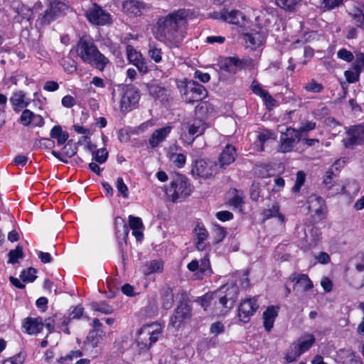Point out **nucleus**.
<instances>
[{"label":"nucleus","instance_id":"5701e85b","mask_svg":"<svg viewBox=\"0 0 364 364\" xmlns=\"http://www.w3.org/2000/svg\"><path fill=\"white\" fill-rule=\"evenodd\" d=\"M105 333L102 330H91L85 341L84 346L86 350L96 348L102 341Z\"/></svg>","mask_w":364,"mask_h":364},{"label":"nucleus","instance_id":"cd10ccee","mask_svg":"<svg viewBox=\"0 0 364 364\" xmlns=\"http://www.w3.org/2000/svg\"><path fill=\"white\" fill-rule=\"evenodd\" d=\"M77 146L75 144L72 143V141H69L65 146L63 147L60 152L56 151H52L51 154L60 161L67 163L68 160L65 159L71 158L75 156L77 153Z\"/></svg>","mask_w":364,"mask_h":364},{"label":"nucleus","instance_id":"39448f33","mask_svg":"<svg viewBox=\"0 0 364 364\" xmlns=\"http://www.w3.org/2000/svg\"><path fill=\"white\" fill-rule=\"evenodd\" d=\"M191 192L190 185L187 183L186 178L183 176L175 178L166 191V193L173 203L183 200L191 194Z\"/></svg>","mask_w":364,"mask_h":364},{"label":"nucleus","instance_id":"7ed1b4c3","mask_svg":"<svg viewBox=\"0 0 364 364\" xmlns=\"http://www.w3.org/2000/svg\"><path fill=\"white\" fill-rule=\"evenodd\" d=\"M162 326L158 323L144 325L138 332L137 343L141 349H149L162 333Z\"/></svg>","mask_w":364,"mask_h":364},{"label":"nucleus","instance_id":"c9c22d12","mask_svg":"<svg viewBox=\"0 0 364 364\" xmlns=\"http://www.w3.org/2000/svg\"><path fill=\"white\" fill-rule=\"evenodd\" d=\"M349 14L358 27L364 28V5L354 6Z\"/></svg>","mask_w":364,"mask_h":364},{"label":"nucleus","instance_id":"f3484780","mask_svg":"<svg viewBox=\"0 0 364 364\" xmlns=\"http://www.w3.org/2000/svg\"><path fill=\"white\" fill-rule=\"evenodd\" d=\"M122 9L127 15L139 16L149 11L150 6L139 0H127L123 2Z\"/></svg>","mask_w":364,"mask_h":364},{"label":"nucleus","instance_id":"e433bc0d","mask_svg":"<svg viewBox=\"0 0 364 364\" xmlns=\"http://www.w3.org/2000/svg\"><path fill=\"white\" fill-rule=\"evenodd\" d=\"M244 196L241 191L235 190L234 196L229 200V205L233 210H237L240 212L242 211L244 205Z\"/></svg>","mask_w":364,"mask_h":364},{"label":"nucleus","instance_id":"13d9d810","mask_svg":"<svg viewBox=\"0 0 364 364\" xmlns=\"http://www.w3.org/2000/svg\"><path fill=\"white\" fill-rule=\"evenodd\" d=\"M343 2V0H321L323 8L327 11L338 7Z\"/></svg>","mask_w":364,"mask_h":364},{"label":"nucleus","instance_id":"f257e3e1","mask_svg":"<svg viewBox=\"0 0 364 364\" xmlns=\"http://www.w3.org/2000/svg\"><path fill=\"white\" fill-rule=\"evenodd\" d=\"M191 14L189 10L181 9L159 17L153 27L155 38L170 48L179 47L186 35Z\"/></svg>","mask_w":364,"mask_h":364},{"label":"nucleus","instance_id":"4d7b16f0","mask_svg":"<svg viewBox=\"0 0 364 364\" xmlns=\"http://www.w3.org/2000/svg\"><path fill=\"white\" fill-rule=\"evenodd\" d=\"M227 232L225 229L220 225H215L214 228V241L215 243H219L225 237Z\"/></svg>","mask_w":364,"mask_h":364},{"label":"nucleus","instance_id":"bf43d9fd","mask_svg":"<svg viewBox=\"0 0 364 364\" xmlns=\"http://www.w3.org/2000/svg\"><path fill=\"white\" fill-rule=\"evenodd\" d=\"M337 57L348 63L351 62L354 58L353 53L346 48L340 49L337 53Z\"/></svg>","mask_w":364,"mask_h":364},{"label":"nucleus","instance_id":"8fccbe9b","mask_svg":"<svg viewBox=\"0 0 364 364\" xmlns=\"http://www.w3.org/2000/svg\"><path fill=\"white\" fill-rule=\"evenodd\" d=\"M36 269L29 267L22 271L20 277L24 282H33L36 279Z\"/></svg>","mask_w":364,"mask_h":364},{"label":"nucleus","instance_id":"e2e57ef3","mask_svg":"<svg viewBox=\"0 0 364 364\" xmlns=\"http://www.w3.org/2000/svg\"><path fill=\"white\" fill-rule=\"evenodd\" d=\"M117 188L124 198L128 197V188L121 177L117 179Z\"/></svg>","mask_w":364,"mask_h":364},{"label":"nucleus","instance_id":"7c9ffc66","mask_svg":"<svg viewBox=\"0 0 364 364\" xmlns=\"http://www.w3.org/2000/svg\"><path fill=\"white\" fill-rule=\"evenodd\" d=\"M164 270V262L161 259H154L147 262L144 266V273L146 275L161 273Z\"/></svg>","mask_w":364,"mask_h":364},{"label":"nucleus","instance_id":"dca6fc26","mask_svg":"<svg viewBox=\"0 0 364 364\" xmlns=\"http://www.w3.org/2000/svg\"><path fill=\"white\" fill-rule=\"evenodd\" d=\"M193 232L196 249L198 251H205L208 247L207 240L209 237V233L205 225L200 222H197Z\"/></svg>","mask_w":364,"mask_h":364},{"label":"nucleus","instance_id":"a878e982","mask_svg":"<svg viewBox=\"0 0 364 364\" xmlns=\"http://www.w3.org/2000/svg\"><path fill=\"white\" fill-rule=\"evenodd\" d=\"M172 128L170 126H166L158 129H156L151 135L149 143L151 148H155L159 146L163 142L168 135L170 134Z\"/></svg>","mask_w":364,"mask_h":364},{"label":"nucleus","instance_id":"a19ab883","mask_svg":"<svg viewBox=\"0 0 364 364\" xmlns=\"http://www.w3.org/2000/svg\"><path fill=\"white\" fill-rule=\"evenodd\" d=\"M274 137V134L269 130H264L257 136V141L255 142L257 150L262 151L264 150L263 144L269 139Z\"/></svg>","mask_w":364,"mask_h":364},{"label":"nucleus","instance_id":"1a4fd4ad","mask_svg":"<svg viewBox=\"0 0 364 364\" xmlns=\"http://www.w3.org/2000/svg\"><path fill=\"white\" fill-rule=\"evenodd\" d=\"M300 140L301 134L299 131L291 127L287 128L286 132L282 133L280 136L279 151L282 153L291 151Z\"/></svg>","mask_w":364,"mask_h":364},{"label":"nucleus","instance_id":"ddd939ff","mask_svg":"<svg viewBox=\"0 0 364 364\" xmlns=\"http://www.w3.org/2000/svg\"><path fill=\"white\" fill-rule=\"evenodd\" d=\"M191 316L190 306L186 302H181L178 305L174 314L171 317L170 325L175 328H179L183 321L190 318Z\"/></svg>","mask_w":364,"mask_h":364},{"label":"nucleus","instance_id":"f8f14e48","mask_svg":"<svg viewBox=\"0 0 364 364\" xmlns=\"http://www.w3.org/2000/svg\"><path fill=\"white\" fill-rule=\"evenodd\" d=\"M68 6L63 2L58 0L51 1L49 9L46 10L42 18V23L44 24H49L56 18L65 14L66 11L68 10Z\"/></svg>","mask_w":364,"mask_h":364},{"label":"nucleus","instance_id":"a18cd8bd","mask_svg":"<svg viewBox=\"0 0 364 364\" xmlns=\"http://www.w3.org/2000/svg\"><path fill=\"white\" fill-rule=\"evenodd\" d=\"M174 302L173 294L171 289L164 291L162 297V305L165 309H170Z\"/></svg>","mask_w":364,"mask_h":364},{"label":"nucleus","instance_id":"a211bd4d","mask_svg":"<svg viewBox=\"0 0 364 364\" xmlns=\"http://www.w3.org/2000/svg\"><path fill=\"white\" fill-rule=\"evenodd\" d=\"M127 55L129 63L136 66L140 73H146L148 72L146 60L132 46L128 45L127 46Z\"/></svg>","mask_w":364,"mask_h":364},{"label":"nucleus","instance_id":"0e129e2a","mask_svg":"<svg viewBox=\"0 0 364 364\" xmlns=\"http://www.w3.org/2000/svg\"><path fill=\"white\" fill-rule=\"evenodd\" d=\"M344 75L348 82L353 83L359 80L360 73L353 70H349L345 71Z\"/></svg>","mask_w":364,"mask_h":364},{"label":"nucleus","instance_id":"864d4df0","mask_svg":"<svg viewBox=\"0 0 364 364\" xmlns=\"http://www.w3.org/2000/svg\"><path fill=\"white\" fill-rule=\"evenodd\" d=\"M93 160L99 164H104L108 157V152L105 149H99L92 153Z\"/></svg>","mask_w":364,"mask_h":364},{"label":"nucleus","instance_id":"c756f323","mask_svg":"<svg viewBox=\"0 0 364 364\" xmlns=\"http://www.w3.org/2000/svg\"><path fill=\"white\" fill-rule=\"evenodd\" d=\"M50 136L52 139H56L57 144L61 146L68 139L69 134L68 132L63 131L60 125H55L51 129Z\"/></svg>","mask_w":364,"mask_h":364},{"label":"nucleus","instance_id":"72a5a7b5","mask_svg":"<svg viewBox=\"0 0 364 364\" xmlns=\"http://www.w3.org/2000/svg\"><path fill=\"white\" fill-rule=\"evenodd\" d=\"M205 129L206 125L204 122L198 119H193L188 124V134L191 135L199 136L204 132Z\"/></svg>","mask_w":364,"mask_h":364},{"label":"nucleus","instance_id":"c03bdc74","mask_svg":"<svg viewBox=\"0 0 364 364\" xmlns=\"http://www.w3.org/2000/svg\"><path fill=\"white\" fill-rule=\"evenodd\" d=\"M301 352L295 345V343L292 344L289 349L288 350L286 355L285 360L287 363H291L295 361L301 355Z\"/></svg>","mask_w":364,"mask_h":364},{"label":"nucleus","instance_id":"0eeeda50","mask_svg":"<svg viewBox=\"0 0 364 364\" xmlns=\"http://www.w3.org/2000/svg\"><path fill=\"white\" fill-rule=\"evenodd\" d=\"M219 171L218 164L211 160H196L192 165L191 172L193 176L208 178L215 176Z\"/></svg>","mask_w":364,"mask_h":364},{"label":"nucleus","instance_id":"58836bf2","mask_svg":"<svg viewBox=\"0 0 364 364\" xmlns=\"http://www.w3.org/2000/svg\"><path fill=\"white\" fill-rule=\"evenodd\" d=\"M279 208L278 204L274 203L270 208L265 209L263 212V218L265 220L269 219L272 217H277L281 223L284 222V216L279 212Z\"/></svg>","mask_w":364,"mask_h":364},{"label":"nucleus","instance_id":"603ef678","mask_svg":"<svg viewBox=\"0 0 364 364\" xmlns=\"http://www.w3.org/2000/svg\"><path fill=\"white\" fill-rule=\"evenodd\" d=\"M23 256V249L17 246L15 250H12L9 252V263L15 264L19 258Z\"/></svg>","mask_w":364,"mask_h":364},{"label":"nucleus","instance_id":"bb28decb","mask_svg":"<svg viewBox=\"0 0 364 364\" xmlns=\"http://www.w3.org/2000/svg\"><path fill=\"white\" fill-rule=\"evenodd\" d=\"M218 65L221 70L230 73H236L242 68L240 60L234 57L224 58Z\"/></svg>","mask_w":364,"mask_h":364},{"label":"nucleus","instance_id":"20e7f679","mask_svg":"<svg viewBox=\"0 0 364 364\" xmlns=\"http://www.w3.org/2000/svg\"><path fill=\"white\" fill-rule=\"evenodd\" d=\"M180 92L183 100L187 103L201 101L208 95V91L205 87L194 80L187 81L181 88Z\"/></svg>","mask_w":364,"mask_h":364},{"label":"nucleus","instance_id":"c85d7f7f","mask_svg":"<svg viewBox=\"0 0 364 364\" xmlns=\"http://www.w3.org/2000/svg\"><path fill=\"white\" fill-rule=\"evenodd\" d=\"M279 307L270 306L263 313L264 327L269 331L274 326L275 318L278 316Z\"/></svg>","mask_w":364,"mask_h":364},{"label":"nucleus","instance_id":"49530a36","mask_svg":"<svg viewBox=\"0 0 364 364\" xmlns=\"http://www.w3.org/2000/svg\"><path fill=\"white\" fill-rule=\"evenodd\" d=\"M33 146L36 149H53L55 146V141L48 138H41L34 142Z\"/></svg>","mask_w":364,"mask_h":364},{"label":"nucleus","instance_id":"4468645a","mask_svg":"<svg viewBox=\"0 0 364 364\" xmlns=\"http://www.w3.org/2000/svg\"><path fill=\"white\" fill-rule=\"evenodd\" d=\"M258 309L257 300L255 298L247 299L240 303L238 309V318L243 323H247L250 317Z\"/></svg>","mask_w":364,"mask_h":364},{"label":"nucleus","instance_id":"b1692460","mask_svg":"<svg viewBox=\"0 0 364 364\" xmlns=\"http://www.w3.org/2000/svg\"><path fill=\"white\" fill-rule=\"evenodd\" d=\"M244 40L246 46L252 50L263 46L265 41V36L259 31H252L244 35Z\"/></svg>","mask_w":364,"mask_h":364},{"label":"nucleus","instance_id":"09e8293b","mask_svg":"<svg viewBox=\"0 0 364 364\" xmlns=\"http://www.w3.org/2000/svg\"><path fill=\"white\" fill-rule=\"evenodd\" d=\"M92 307L95 311L105 314H109L113 311L112 307L105 301L93 303Z\"/></svg>","mask_w":364,"mask_h":364},{"label":"nucleus","instance_id":"412c9836","mask_svg":"<svg viewBox=\"0 0 364 364\" xmlns=\"http://www.w3.org/2000/svg\"><path fill=\"white\" fill-rule=\"evenodd\" d=\"M44 326L43 320L41 317H27L23 323V328L28 334L33 335L40 333Z\"/></svg>","mask_w":364,"mask_h":364},{"label":"nucleus","instance_id":"9d476101","mask_svg":"<svg viewBox=\"0 0 364 364\" xmlns=\"http://www.w3.org/2000/svg\"><path fill=\"white\" fill-rule=\"evenodd\" d=\"M87 20L94 25L104 26L111 23V15L97 4H93L86 11Z\"/></svg>","mask_w":364,"mask_h":364},{"label":"nucleus","instance_id":"338daca9","mask_svg":"<svg viewBox=\"0 0 364 364\" xmlns=\"http://www.w3.org/2000/svg\"><path fill=\"white\" fill-rule=\"evenodd\" d=\"M318 240L319 237L317 235L316 238H314L311 240V241H309L308 239H306L304 242L301 241L299 245L301 246V248H302L304 250H309L311 247L316 246L317 244V241Z\"/></svg>","mask_w":364,"mask_h":364},{"label":"nucleus","instance_id":"ea45409f","mask_svg":"<svg viewBox=\"0 0 364 364\" xmlns=\"http://www.w3.org/2000/svg\"><path fill=\"white\" fill-rule=\"evenodd\" d=\"M342 193L350 197L355 196L359 190L360 186L355 181H350L342 186Z\"/></svg>","mask_w":364,"mask_h":364},{"label":"nucleus","instance_id":"6e6552de","mask_svg":"<svg viewBox=\"0 0 364 364\" xmlns=\"http://www.w3.org/2000/svg\"><path fill=\"white\" fill-rule=\"evenodd\" d=\"M140 99V92L137 88L127 87L120 100V110L127 113L137 107Z\"/></svg>","mask_w":364,"mask_h":364},{"label":"nucleus","instance_id":"6ab92c4d","mask_svg":"<svg viewBox=\"0 0 364 364\" xmlns=\"http://www.w3.org/2000/svg\"><path fill=\"white\" fill-rule=\"evenodd\" d=\"M18 122L25 127H41L44 124V119L40 114H36L32 111L25 109L22 111Z\"/></svg>","mask_w":364,"mask_h":364},{"label":"nucleus","instance_id":"3c124183","mask_svg":"<svg viewBox=\"0 0 364 364\" xmlns=\"http://www.w3.org/2000/svg\"><path fill=\"white\" fill-rule=\"evenodd\" d=\"M169 159L178 168H182L185 165L186 161V157L183 154L171 153L169 154Z\"/></svg>","mask_w":364,"mask_h":364},{"label":"nucleus","instance_id":"393cba45","mask_svg":"<svg viewBox=\"0 0 364 364\" xmlns=\"http://www.w3.org/2000/svg\"><path fill=\"white\" fill-rule=\"evenodd\" d=\"M236 149L233 146L227 145L219 157V169L225 168L235 160Z\"/></svg>","mask_w":364,"mask_h":364},{"label":"nucleus","instance_id":"4c0bfd02","mask_svg":"<svg viewBox=\"0 0 364 364\" xmlns=\"http://www.w3.org/2000/svg\"><path fill=\"white\" fill-rule=\"evenodd\" d=\"M315 342L314 336L311 334H307L304 336L301 337L297 343L295 345L300 350L301 353L303 354L304 352L307 351Z\"/></svg>","mask_w":364,"mask_h":364},{"label":"nucleus","instance_id":"774afa93","mask_svg":"<svg viewBox=\"0 0 364 364\" xmlns=\"http://www.w3.org/2000/svg\"><path fill=\"white\" fill-rule=\"evenodd\" d=\"M251 89L255 95H259L261 97H262L267 92L264 90L256 80H254L252 82Z\"/></svg>","mask_w":364,"mask_h":364},{"label":"nucleus","instance_id":"5fc2aeb1","mask_svg":"<svg viewBox=\"0 0 364 364\" xmlns=\"http://www.w3.org/2000/svg\"><path fill=\"white\" fill-rule=\"evenodd\" d=\"M305 178L306 175L303 171H300L297 172L295 183L292 188V191L294 193H298L300 191L301 186L305 182Z\"/></svg>","mask_w":364,"mask_h":364},{"label":"nucleus","instance_id":"4be33fe9","mask_svg":"<svg viewBox=\"0 0 364 364\" xmlns=\"http://www.w3.org/2000/svg\"><path fill=\"white\" fill-rule=\"evenodd\" d=\"M290 279L295 282L294 289L297 291H306L313 287V283L306 274H293Z\"/></svg>","mask_w":364,"mask_h":364},{"label":"nucleus","instance_id":"37998d69","mask_svg":"<svg viewBox=\"0 0 364 364\" xmlns=\"http://www.w3.org/2000/svg\"><path fill=\"white\" fill-rule=\"evenodd\" d=\"M299 1L300 0H276L278 6L289 11H294Z\"/></svg>","mask_w":364,"mask_h":364},{"label":"nucleus","instance_id":"2f4dec72","mask_svg":"<svg viewBox=\"0 0 364 364\" xmlns=\"http://www.w3.org/2000/svg\"><path fill=\"white\" fill-rule=\"evenodd\" d=\"M309 209L316 214L321 213L323 211V205L324 204V200L316 195L312 194L308 199Z\"/></svg>","mask_w":364,"mask_h":364},{"label":"nucleus","instance_id":"052dcab7","mask_svg":"<svg viewBox=\"0 0 364 364\" xmlns=\"http://www.w3.org/2000/svg\"><path fill=\"white\" fill-rule=\"evenodd\" d=\"M115 224H116V234L119 235L120 230H119L118 225H121V228L122 229V232L124 237H127L129 235V227L128 225L124 223V220L118 217L115 219Z\"/></svg>","mask_w":364,"mask_h":364},{"label":"nucleus","instance_id":"79ce46f5","mask_svg":"<svg viewBox=\"0 0 364 364\" xmlns=\"http://www.w3.org/2000/svg\"><path fill=\"white\" fill-rule=\"evenodd\" d=\"M149 94L154 98H160L166 95V90L156 83L147 85Z\"/></svg>","mask_w":364,"mask_h":364},{"label":"nucleus","instance_id":"69168bd1","mask_svg":"<svg viewBox=\"0 0 364 364\" xmlns=\"http://www.w3.org/2000/svg\"><path fill=\"white\" fill-rule=\"evenodd\" d=\"M225 331V326L221 322H215L212 323L210 328V332L215 336L223 333Z\"/></svg>","mask_w":364,"mask_h":364},{"label":"nucleus","instance_id":"f704fd0d","mask_svg":"<svg viewBox=\"0 0 364 364\" xmlns=\"http://www.w3.org/2000/svg\"><path fill=\"white\" fill-rule=\"evenodd\" d=\"M162 50L154 42H150L148 46V57L156 63H159L162 60Z\"/></svg>","mask_w":364,"mask_h":364},{"label":"nucleus","instance_id":"f03ea898","mask_svg":"<svg viewBox=\"0 0 364 364\" xmlns=\"http://www.w3.org/2000/svg\"><path fill=\"white\" fill-rule=\"evenodd\" d=\"M76 53L84 63L92 65L101 71L109 62L108 58L99 51L93 39L89 36H83L80 38Z\"/></svg>","mask_w":364,"mask_h":364},{"label":"nucleus","instance_id":"de8ad7c7","mask_svg":"<svg viewBox=\"0 0 364 364\" xmlns=\"http://www.w3.org/2000/svg\"><path fill=\"white\" fill-rule=\"evenodd\" d=\"M304 88L307 92L319 93L323 90V86L321 83L317 82L314 79H311L306 83Z\"/></svg>","mask_w":364,"mask_h":364},{"label":"nucleus","instance_id":"423d86ee","mask_svg":"<svg viewBox=\"0 0 364 364\" xmlns=\"http://www.w3.org/2000/svg\"><path fill=\"white\" fill-rule=\"evenodd\" d=\"M238 295V288L237 286H232L228 288V291L224 296H221L220 293H214L211 296V301L215 305H218L223 309L219 314H225L228 309L233 307Z\"/></svg>","mask_w":364,"mask_h":364},{"label":"nucleus","instance_id":"6e6d98bb","mask_svg":"<svg viewBox=\"0 0 364 364\" xmlns=\"http://www.w3.org/2000/svg\"><path fill=\"white\" fill-rule=\"evenodd\" d=\"M62 66L64 70L68 73H73L77 70L75 62L70 58H64L62 60Z\"/></svg>","mask_w":364,"mask_h":364},{"label":"nucleus","instance_id":"473e14b6","mask_svg":"<svg viewBox=\"0 0 364 364\" xmlns=\"http://www.w3.org/2000/svg\"><path fill=\"white\" fill-rule=\"evenodd\" d=\"M340 164V161H336L333 166L326 172L323 183L327 187L328 189H330L333 186L335 180L337 178V173L334 172V169L337 170V166Z\"/></svg>","mask_w":364,"mask_h":364},{"label":"nucleus","instance_id":"2eb2a0df","mask_svg":"<svg viewBox=\"0 0 364 364\" xmlns=\"http://www.w3.org/2000/svg\"><path fill=\"white\" fill-rule=\"evenodd\" d=\"M213 17L235 25H242L245 21V15L238 10L223 9L220 12H215Z\"/></svg>","mask_w":364,"mask_h":364},{"label":"nucleus","instance_id":"680f3d73","mask_svg":"<svg viewBox=\"0 0 364 364\" xmlns=\"http://www.w3.org/2000/svg\"><path fill=\"white\" fill-rule=\"evenodd\" d=\"M129 225L132 230L144 229L141 219L132 215L129 216Z\"/></svg>","mask_w":364,"mask_h":364},{"label":"nucleus","instance_id":"aec40b11","mask_svg":"<svg viewBox=\"0 0 364 364\" xmlns=\"http://www.w3.org/2000/svg\"><path fill=\"white\" fill-rule=\"evenodd\" d=\"M9 100L14 111L16 113L22 111L23 109L27 107L31 103L30 99L26 97L25 92L21 90L14 92Z\"/></svg>","mask_w":364,"mask_h":364},{"label":"nucleus","instance_id":"9b49d317","mask_svg":"<svg viewBox=\"0 0 364 364\" xmlns=\"http://www.w3.org/2000/svg\"><path fill=\"white\" fill-rule=\"evenodd\" d=\"M347 137L343 139L345 147L353 149L364 142V124L351 127L347 132Z\"/></svg>","mask_w":364,"mask_h":364}]
</instances>
